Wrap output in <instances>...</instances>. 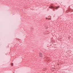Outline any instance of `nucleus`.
<instances>
[{"label": "nucleus", "instance_id": "39448f33", "mask_svg": "<svg viewBox=\"0 0 73 73\" xmlns=\"http://www.w3.org/2000/svg\"><path fill=\"white\" fill-rule=\"evenodd\" d=\"M48 20H51V19H48Z\"/></svg>", "mask_w": 73, "mask_h": 73}, {"label": "nucleus", "instance_id": "7ed1b4c3", "mask_svg": "<svg viewBox=\"0 0 73 73\" xmlns=\"http://www.w3.org/2000/svg\"><path fill=\"white\" fill-rule=\"evenodd\" d=\"M58 8H60V7H59V6H58V7H55V9H57Z\"/></svg>", "mask_w": 73, "mask_h": 73}, {"label": "nucleus", "instance_id": "20e7f679", "mask_svg": "<svg viewBox=\"0 0 73 73\" xmlns=\"http://www.w3.org/2000/svg\"><path fill=\"white\" fill-rule=\"evenodd\" d=\"M11 65H12V66H13V63H11Z\"/></svg>", "mask_w": 73, "mask_h": 73}, {"label": "nucleus", "instance_id": "f257e3e1", "mask_svg": "<svg viewBox=\"0 0 73 73\" xmlns=\"http://www.w3.org/2000/svg\"><path fill=\"white\" fill-rule=\"evenodd\" d=\"M49 8H50L51 9H54L53 11H54V7L51 6L50 7H49Z\"/></svg>", "mask_w": 73, "mask_h": 73}, {"label": "nucleus", "instance_id": "f03ea898", "mask_svg": "<svg viewBox=\"0 0 73 73\" xmlns=\"http://www.w3.org/2000/svg\"><path fill=\"white\" fill-rule=\"evenodd\" d=\"M39 55L40 56V57H42V54L41 53H40Z\"/></svg>", "mask_w": 73, "mask_h": 73}]
</instances>
